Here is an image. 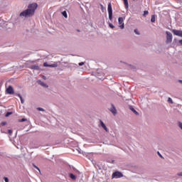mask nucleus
<instances>
[{
	"label": "nucleus",
	"instance_id": "obj_40",
	"mask_svg": "<svg viewBox=\"0 0 182 182\" xmlns=\"http://www.w3.org/2000/svg\"><path fill=\"white\" fill-rule=\"evenodd\" d=\"M111 163L113 164H114V160H112L111 161Z\"/></svg>",
	"mask_w": 182,
	"mask_h": 182
},
{
	"label": "nucleus",
	"instance_id": "obj_29",
	"mask_svg": "<svg viewBox=\"0 0 182 182\" xmlns=\"http://www.w3.org/2000/svg\"><path fill=\"white\" fill-rule=\"evenodd\" d=\"M157 154H158V156H159V157H161V159H164L163 155H161V154H160L159 151L157 152Z\"/></svg>",
	"mask_w": 182,
	"mask_h": 182
},
{
	"label": "nucleus",
	"instance_id": "obj_27",
	"mask_svg": "<svg viewBox=\"0 0 182 182\" xmlns=\"http://www.w3.org/2000/svg\"><path fill=\"white\" fill-rule=\"evenodd\" d=\"M8 133H9V136H11V134H12V129H8Z\"/></svg>",
	"mask_w": 182,
	"mask_h": 182
},
{
	"label": "nucleus",
	"instance_id": "obj_30",
	"mask_svg": "<svg viewBox=\"0 0 182 182\" xmlns=\"http://www.w3.org/2000/svg\"><path fill=\"white\" fill-rule=\"evenodd\" d=\"M34 168H36L37 170H38V171H41V169H39V168L38 166H36L35 164H33Z\"/></svg>",
	"mask_w": 182,
	"mask_h": 182
},
{
	"label": "nucleus",
	"instance_id": "obj_19",
	"mask_svg": "<svg viewBox=\"0 0 182 182\" xmlns=\"http://www.w3.org/2000/svg\"><path fill=\"white\" fill-rule=\"evenodd\" d=\"M12 112H7L5 114L6 117H9V116H11V114H12Z\"/></svg>",
	"mask_w": 182,
	"mask_h": 182
},
{
	"label": "nucleus",
	"instance_id": "obj_38",
	"mask_svg": "<svg viewBox=\"0 0 182 182\" xmlns=\"http://www.w3.org/2000/svg\"><path fill=\"white\" fill-rule=\"evenodd\" d=\"M178 176L182 177V172L178 173Z\"/></svg>",
	"mask_w": 182,
	"mask_h": 182
},
{
	"label": "nucleus",
	"instance_id": "obj_3",
	"mask_svg": "<svg viewBox=\"0 0 182 182\" xmlns=\"http://www.w3.org/2000/svg\"><path fill=\"white\" fill-rule=\"evenodd\" d=\"M166 43H171L173 41V34L170 31H166Z\"/></svg>",
	"mask_w": 182,
	"mask_h": 182
},
{
	"label": "nucleus",
	"instance_id": "obj_13",
	"mask_svg": "<svg viewBox=\"0 0 182 182\" xmlns=\"http://www.w3.org/2000/svg\"><path fill=\"white\" fill-rule=\"evenodd\" d=\"M125 5V9H129V0H123Z\"/></svg>",
	"mask_w": 182,
	"mask_h": 182
},
{
	"label": "nucleus",
	"instance_id": "obj_36",
	"mask_svg": "<svg viewBox=\"0 0 182 182\" xmlns=\"http://www.w3.org/2000/svg\"><path fill=\"white\" fill-rule=\"evenodd\" d=\"M178 43H179L180 45H181V46H182V39H181V40H179V41H178Z\"/></svg>",
	"mask_w": 182,
	"mask_h": 182
},
{
	"label": "nucleus",
	"instance_id": "obj_4",
	"mask_svg": "<svg viewBox=\"0 0 182 182\" xmlns=\"http://www.w3.org/2000/svg\"><path fill=\"white\" fill-rule=\"evenodd\" d=\"M172 32L173 35H176V36H180L182 38V31L173 29L172 30Z\"/></svg>",
	"mask_w": 182,
	"mask_h": 182
},
{
	"label": "nucleus",
	"instance_id": "obj_31",
	"mask_svg": "<svg viewBox=\"0 0 182 182\" xmlns=\"http://www.w3.org/2000/svg\"><path fill=\"white\" fill-rule=\"evenodd\" d=\"M21 100V103L22 104V105H23L24 103H25V100H23V98H21V99H20Z\"/></svg>",
	"mask_w": 182,
	"mask_h": 182
},
{
	"label": "nucleus",
	"instance_id": "obj_10",
	"mask_svg": "<svg viewBox=\"0 0 182 182\" xmlns=\"http://www.w3.org/2000/svg\"><path fill=\"white\" fill-rule=\"evenodd\" d=\"M100 125L105 130V132H109V129H107V127H106V124H105V122L103 121H100Z\"/></svg>",
	"mask_w": 182,
	"mask_h": 182
},
{
	"label": "nucleus",
	"instance_id": "obj_7",
	"mask_svg": "<svg viewBox=\"0 0 182 182\" xmlns=\"http://www.w3.org/2000/svg\"><path fill=\"white\" fill-rule=\"evenodd\" d=\"M109 112L114 114H117V109H116V107H114V105H111V108L109 109Z\"/></svg>",
	"mask_w": 182,
	"mask_h": 182
},
{
	"label": "nucleus",
	"instance_id": "obj_37",
	"mask_svg": "<svg viewBox=\"0 0 182 182\" xmlns=\"http://www.w3.org/2000/svg\"><path fill=\"white\" fill-rule=\"evenodd\" d=\"M6 124V122H1V126H5Z\"/></svg>",
	"mask_w": 182,
	"mask_h": 182
},
{
	"label": "nucleus",
	"instance_id": "obj_15",
	"mask_svg": "<svg viewBox=\"0 0 182 182\" xmlns=\"http://www.w3.org/2000/svg\"><path fill=\"white\" fill-rule=\"evenodd\" d=\"M69 177L71 178V180H75L76 178V176H75L73 173H70Z\"/></svg>",
	"mask_w": 182,
	"mask_h": 182
},
{
	"label": "nucleus",
	"instance_id": "obj_8",
	"mask_svg": "<svg viewBox=\"0 0 182 182\" xmlns=\"http://www.w3.org/2000/svg\"><path fill=\"white\" fill-rule=\"evenodd\" d=\"M28 68L32 70H41V68L39 67V65H33Z\"/></svg>",
	"mask_w": 182,
	"mask_h": 182
},
{
	"label": "nucleus",
	"instance_id": "obj_33",
	"mask_svg": "<svg viewBox=\"0 0 182 182\" xmlns=\"http://www.w3.org/2000/svg\"><path fill=\"white\" fill-rule=\"evenodd\" d=\"M79 66H83V65H85V63L81 62L78 63Z\"/></svg>",
	"mask_w": 182,
	"mask_h": 182
},
{
	"label": "nucleus",
	"instance_id": "obj_1",
	"mask_svg": "<svg viewBox=\"0 0 182 182\" xmlns=\"http://www.w3.org/2000/svg\"><path fill=\"white\" fill-rule=\"evenodd\" d=\"M38 8V4L33 3L28 5V9L23 11L20 13V16H23L24 18H30L31 16H33L35 14V11Z\"/></svg>",
	"mask_w": 182,
	"mask_h": 182
},
{
	"label": "nucleus",
	"instance_id": "obj_2",
	"mask_svg": "<svg viewBox=\"0 0 182 182\" xmlns=\"http://www.w3.org/2000/svg\"><path fill=\"white\" fill-rule=\"evenodd\" d=\"M123 173L119 171L114 172L112 175V178H122Z\"/></svg>",
	"mask_w": 182,
	"mask_h": 182
},
{
	"label": "nucleus",
	"instance_id": "obj_20",
	"mask_svg": "<svg viewBox=\"0 0 182 182\" xmlns=\"http://www.w3.org/2000/svg\"><path fill=\"white\" fill-rule=\"evenodd\" d=\"M101 6V10L102 12H105V11H106V7L103 6L102 4H100Z\"/></svg>",
	"mask_w": 182,
	"mask_h": 182
},
{
	"label": "nucleus",
	"instance_id": "obj_17",
	"mask_svg": "<svg viewBox=\"0 0 182 182\" xmlns=\"http://www.w3.org/2000/svg\"><path fill=\"white\" fill-rule=\"evenodd\" d=\"M48 68H58V63L49 64Z\"/></svg>",
	"mask_w": 182,
	"mask_h": 182
},
{
	"label": "nucleus",
	"instance_id": "obj_26",
	"mask_svg": "<svg viewBox=\"0 0 182 182\" xmlns=\"http://www.w3.org/2000/svg\"><path fill=\"white\" fill-rule=\"evenodd\" d=\"M43 66L44 68H49V64H48V63H44Z\"/></svg>",
	"mask_w": 182,
	"mask_h": 182
},
{
	"label": "nucleus",
	"instance_id": "obj_41",
	"mask_svg": "<svg viewBox=\"0 0 182 182\" xmlns=\"http://www.w3.org/2000/svg\"><path fill=\"white\" fill-rule=\"evenodd\" d=\"M77 32H80V30H77Z\"/></svg>",
	"mask_w": 182,
	"mask_h": 182
},
{
	"label": "nucleus",
	"instance_id": "obj_5",
	"mask_svg": "<svg viewBox=\"0 0 182 182\" xmlns=\"http://www.w3.org/2000/svg\"><path fill=\"white\" fill-rule=\"evenodd\" d=\"M6 92L8 95H14V93H15L14 91V87H12L11 85L8 87V88L6 90Z\"/></svg>",
	"mask_w": 182,
	"mask_h": 182
},
{
	"label": "nucleus",
	"instance_id": "obj_32",
	"mask_svg": "<svg viewBox=\"0 0 182 182\" xmlns=\"http://www.w3.org/2000/svg\"><path fill=\"white\" fill-rule=\"evenodd\" d=\"M19 122H26V119L23 118V119H20Z\"/></svg>",
	"mask_w": 182,
	"mask_h": 182
},
{
	"label": "nucleus",
	"instance_id": "obj_14",
	"mask_svg": "<svg viewBox=\"0 0 182 182\" xmlns=\"http://www.w3.org/2000/svg\"><path fill=\"white\" fill-rule=\"evenodd\" d=\"M151 22H152V23H154V22H156V16L155 15L151 16Z\"/></svg>",
	"mask_w": 182,
	"mask_h": 182
},
{
	"label": "nucleus",
	"instance_id": "obj_16",
	"mask_svg": "<svg viewBox=\"0 0 182 182\" xmlns=\"http://www.w3.org/2000/svg\"><path fill=\"white\" fill-rule=\"evenodd\" d=\"M109 21H113V13H108Z\"/></svg>",
	"mask_w": 182,
	"mask_h": 182
},
{
	"label": "nucleus",
	"instance_id": "obj_23",
	"mask_svg": "<svg viewBox=\"0 0 182 182\" xmlns=\"http://www.w3.org/2000/svg\"><path fill=\"white\" fill-rule=\"evenodd\" d=\"M168 103H171V105H173V100L171 97H168Z\"/></svg>",
	"mask_w": 182,
	"mask_h": 182
},
{
	"label": "nucleus",
	"instance_id": "obj_24",
	"mask_svg": "<svg viewBox=\"0 0 182 182\" xmlns=\"http://www.w3.org/2000/svg\"><path fill=\"white\" fill-rule=\"evenodd\" d=\"M134 33H136V35H140V32H139V30H137V29H135L134 31Z\"/></svg>",
	"mask_w": 182,
	"mask_h": 182
},
{
	"label": "nucleus",
	"instance_id": "obj_18",
	"mask_svg": "<svg viewBox=\"0 0 182 182\" xmlns=\"http://www.w3.org/2000/svg\"><path fill=\"white\" fill-rule=\"evenodd\" d=\"M62 15L63 16H64V18H68V13L66 12V11H63Z\"/></svg>",
	"mask_w": 182,
	"mask_h": 182
},
{
	"label": "nucleus",
	"instance_id": "obj_39",
	"mask_svg": "<svg viewBox=\"0 0 182 182\" xmlns=\"http://www.w3.org/2000/svg\"><path fill=\"white\" fill-rule=\"evenodd\" d=\"M75 150H76V151H77L78 153H80V149H76Z\"/></svg>",
	"mask_w": 182,
	"mask_h": 182
},
{
	"label": "nucleus",
	"instance_id": "obj_12",
	"mask_svg": "<svg viewBox=\"0 0 182 182\" xmlns=\"http://www.w3.org/2000/svg\"><path fill=\"white\" fill-rule=\"evenodd\" d=\"M38 83L41 85V86H43V87H48V85H46L45 82H42L41 80H38Z\"/></svg>",
	"mask_w": 182,
	"mask_h": 182
},
{
	"label": "nucleus",
	"instance_id": "obj_28",
	"mask_svg": "<svg viewBox=\"0 0 182 182\" xmlns=\"http://www.w3.org/2000/svg\"><path fill=\"white\" fill-rule=\"evenodd\" d=\"M4 180L5 182H9V179L8 178V177H4Z\"/></svg>",
	"mask_w": 182,
	"mask_h": 182
},
{
	"label": "nucleus",
	"instance_id": "obj_35",
	"mask_svg": "<svg viewBox=\"0 0 182 182\" xmlns=\"http://www.w3.org/2000/svg\"><path fill=\"white\" fill-rule=\"evenodd\" d=\"M17 96L19 97L20 99H22V95H21V94H18Z\"/></svg>",
	"mask_w": 182,
	"mask_h": 182
},
{
	"label": "nucleus",
	"instance_id": "obj_21",
	"mask_svg": "<svg viewBox=\"0 0 182 182\" xmlns=\"http://www.w3.org/2000/svg\"><path fill=\"white\" fill-rule=\"evenodd\" d=\"M108 25H109V28H111V29H114V26L113 24H112V23L109 22Z\"/></svg>",
	"mask_w": 182,
	"mask_h": 182
},
{
	"label": "nucleus",
	"instance_id": "obj_34",
	"mask_svg": "<svg viewBox=\"0 0 182 182\" xmlns=\"http://www.w3.org/2000/svg\"><path fill=\"white\" fill-rule=\"evenodd\" d=\"M17 96L19 97L20 99H22V95H21V94H18Z\"/></svg>",
	"mask_w": 182,
	"mask_h": 182
},
{
	"label": "nucleus",
	"instance_id": "obj_22",
	"mask_svg": "<svg viewBox=\"0 0 182 182\" xmlns=\"http://www.w3.org/2000/svg\"><path fill=\"white\" fill-rule=\"evenodd\" d=\"M37 110H38V112H45V109H43L42 107H38Z\"/></svg>",
	"mask_w": 182,
	"mask_h": 182
},
{
	"label": "nucleus",
	"instance_id": "obj_6",
	"mask_svg": "<svg viewBox=\"0 0 182 182\" xmlns=\"http://www.w3.org/2000/svg\"><path fill=\"white\" fill-rule=\"evenodd\" d=\"M118 23H119V25H120V26H119V28H120L121 29H124V23H123V18H122V17H119V18H118Z\"/></svg>",
	"mask_w": 182,
	"mask_h": 182
},
{
	"label": "nucleus",
	"instance_id": "obj_9",
	"mask_svg": "<svg viewBox=\"0 0 182 182\" xmlns=\"http://www.w3.org/2000/svg\"><path fill=\"white\" fill-rule=\"evenodd\" d=\"M107 11H108V14H113V9L112 8V3L108 4Z\"/></svg>",
	"mask_w": 182,
	"mask_h": 182
},
{
	"label": "nucleus",
	"instance_id": "obj_25",
	"mask_svg": "<svg viewBox=\"0 0 182 182\" xmlns=\"http://www.w3.org/2000/svg\"><path fill=\"white\" fill-rule=\"evenodd\" d=\"M143 15L144 16H146V15H149V11H144Z\"/></svg>",
	"mask_w": 182,
	"mask_h": 182
},
{
	"label": "nucleus",
	"instance_id": "obj_11",
	"mask_svg": "<svg viewBox=\"0 0 182 182\" xmlns=\"http://www.w3.org/2000/svg\"><path fill=\"white\" fill-rule=\"evenodd\" d=\"M129 109L132 110V112L133 113H134V114H136V116H139V113L137 112V111L134 109V107H133V106L130 105L129 106Z\"/></svg>",
	"mask_w": 182,
	"mask_h": 182
}]
</instances>
